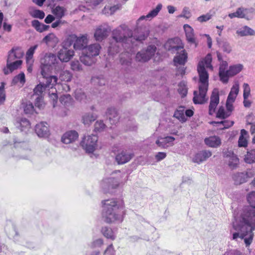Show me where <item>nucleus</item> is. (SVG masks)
I'll list each match as a JSON object with an SVG mask.
<instances>
[{"label": "nucleus", "instance_id": "nucleus-1", "mask_svg": "<svg viewBox=\"0 0 255 255\" xmlns=\"http://www.w3.org/2000/svg\"><path fill=\"white\" fill-rule=\"evenodd\" d=\"M251 207L245 208L239 216H235L233 227L237 232L233 234V239L240 237L244 239L247 246L252 242L255 229V191H252L247 196Z\"/></svg>", "mask_w": 255, "mask_h": 255}, {"label": "nucleus", "instance_id": "nucleus-2", "mask_svg": "<svg viewBox=\"0 0 255 255\" xmlns=\"http://www.w3.org/2000/svg\"><path fill=\"white\" fill-rule=\"evenodd\" d=\"M41 74L43 80L42 84L46 88L52 89L58 83V78L49 73L54 70L55 72L63 69L64 65L57 59L56 56L52 53L46 54L41 60Z\"/></svg>", "mask_w": 255, "mask_h": 255}, {"label": "nucleus", "instance_id": "nucleus-3", "mask_svg": "<svg viewBox=\"0 0 255 255\" xmlns=\"http://www.w3.org/2000/svg\"><path fill=\"white\" fill-rule=\"evenodd\" d=\"M102 217L107 223L123 220L124 204L122 200L111 199L102 201Z\"/></svg>", "mask_w": 255, "mask_h": 255}, {"label": "nucleus", "instance_id": "nucleus-4", "mask_svg": "<svg viewBox=\"0 0 255 255\" xmlns=\"http://www.w3.org/2000/svg\"><path fill=\"white\" fill-rule=\"evenodd\" d=\"M132 31L125 25H120L114 29L112 33V39L109 48V52L112 54L118 53L121 46L132 42Z\"/></svg>", "mask_w": 255, "mask_h": 255}, {"label": "nucleus", "instance_id": "nucleus-5", "mask_svg": "<svg viewBox=\"0 0 255 255\" xmlns=\"http://www.w3.org/2000/svg\"><path fill=\"white\" fill-rule=\"evenodd\" d=\"M101 48L99 43H94L87 46L83 49L80 56V61L85 65L90 66L95 62V57L99 54Z\"/></svg>", "mask_w": 255, "mask_h": 255}, {"label": "nucleus", "instance_id": "nucleus-6", "mask_svg": "<svg viewBox=\"0 0 255 255\" xmlns=\"http://www.w3.org/2000/svg\"><path fill=\"white\" fill-rule=\"evenodd\" d=\"M123 176L108 177L101 182V186L105 193H113L114 190L119 187H122L126 183L127 179Z\"/></svg>", "mask_w": 255, "mask_h": 255}, {"label": "nucleus", "instance_id": "nucleus-7", "mask_svg": "<svg viewBox=\"0 0 255 255\" xmlns=\"http://www.w3.org/2000/svg\"><path fill=\"white\" fill-rule=\"evenodd\" d=\"M201 79H199L200 85L199 86V93L194 92L193 102L196 104H203L206 102L205 97L208 90V80L206 74H202Z\"/></svg>", "mask_w": 255, "mask_h": 255}, {"label": "nucleus", "instance_id": "nucleus-8", "mask_svg": "<svg viewBox=\"0 0 255 255\" xmlns=\"http://www.w3.org/2000/svg\"><path fill=\"white\" fill-rule=\"evenodd\" d=\"M75 36H69L62 44V48L59 50L57 53L58 58L57 59L59 62H67L73 57L74 55V51L69 48L72 44V38Z\"/></svg>", "mask_w": 255, "mask_h": 255}, {"label": "nucleus", "instance_id": "nucleus-9", "mask_svg": "<svg viewBox=\"0 0 255 255\" xmlns=\"http://www.w3.org/2000/svg\"><path fill=\"white\" fill-rule=\"evenodd\" d=\"M98 139V137L94 134L85 135L80 145L87 152L93 153L97 146Z\"/></svg>", "mask_w": 255, "mask_h": 255}, {"label": "nucleus", "instance_id": "nucleus-10", "mask_svg": "<svg viewBox=\"0 0 255 255\" xmlns=\"http://www.w3.org/2000/svg\"><path fill=\"white\" fill-rule=\"evenodd\" d=\"M156 50V47L155 45H149L146 49L138 52L136 55L135 59L138 62H147L154 55Z\"/></svg>", "mask_w": 255, "mask_h": 255}, {"label": "nucleus", "instance_id": "nucleus-11", "mask_svg": "<svg viewBox=\"0 0 255 255\" xmlns=\"http://www.w3.org/2000/svg\"><path fill=\"white\" fill-rule=\"evenodd\" d=\"M168 50H172L173 52H177V55L174 58V62L176 65H184L187 61V54L183 48L180 46H174L169 48Z\"/></svg>", "mask_w": 255, "mask_h": 255}, {"label": "nucleus", "instance_id": "nucleus-12", "mask_svg": "<svg viewBox=\"0 0 255 255\" xmlns=\"http://www.w3.org/2000/svg\"><path fill=\"white\" fill-rule=\"evenodd\" d=\"M212 59L211 55L210 54H208L203 60L199 62L197 67V71L199 74V79H201V74H205L207 75V80H208L209 75L205 69V67L211 69V70L213 69V66L211 65Z\"/></svg>", "mask_w": 255, "mask_h": 255}, {"label": "nucleus", "instance_id": "nucleus-13", "mask_svg": "<svg viewBox=\"0 0 255 255\" xmlns=\"http://www.w3.org/2000/svg\"><path fill=\"white\" fill-rule=\"evenodd\" d=\"M111 27L107 23L99 25L95 29L94 37L97 41H102L106 38L111 31Z\"/></svg>", "mask_w": 255, "mask_h": 255}, {"label": "nucleus", "instance_id": "nucleus-14", "mask_svg": "<svg viewBox=\"0 0 255 255\" xmlns=\"http://www.w3.org/2000/svg\"><path fill=\"white\" fill-rule=\"evenodd\" d=\"M70 36H75L74 38H72V43L75 41L73 48L75 50H81L82 52L87 46L88 43V39L87 38V35H82V36L77 37L75 35H72Z\"/></svg>", "mask_w": 255, "mask_h": 255}, {"label": "nucleus", "instance_id": "nucleus-15", "mask_svg": "<svg viewBox=\"0 0 255 255\" xmlns=\"http://www.w3.org/2000/svg\"><path fill=\"white\" fill-rule=\"evenodd\" d=\"M219 102V95L218 90L216 89L213 90L211 98L209 107V114L212 115L215 112L216 108Z\"/></svg>", "mask_w": 255, "mask_h": 255}, {"label": "nucleus", "instance_id": "nucleus-16", "mask_svg": "<svg viewBox=\"0 0 255 255\" xmlns=\"http://www.w3.org/2000/svg\"><path fill=\"white\" fill-rule=\"evenodd\" d=\"M133 156L132 153L126 150H122L117 154L116 160L119 164H123L128 162Z\"/></svg>", "mask_w": 255, "mask_h": 255}, {"label": "nucleus", "instance_id": "nucleus-17", "mask_svg": "<svg viewBox=\"0 0 255 255\" xmlns=\"http://www.w3.org/2000/svg\"><path fill=\"white\" fill-rule=\"evenodd\" d=\"M35 131L39 137H47L49 135V128L47 124L44 122H40L37 124L35 127Z\"/></svg>", "mask_w": 255, "mask_h": 255}, {"label": "nucleus", "instance_id": "nucleus-18", "mask_svg": "<svg viewBox=\"0 0 255 255\" xmlns=\"http://www.w3.org/2000/svg\"><path fill=\"white\" fill-rule=\"evenodd\" d=\"M78 134L75 130H70L65 132L62 137V141L65 144H69L76 141Z\"/></svg>", "mask_w": 255, "mask_h": 255}, {"label": "nucleus", "instance_id": "nucleus-19", "mask_svg": "<svg viewBox=\"0 0 255 255\" xmlns=\"http://www.w3.org/2000/svg\"><path fill=\"white\" fill-rule=\"evenodd\" d=\"M174 140L175 138L171 136L159 137L156 140L155 143L160 147L166 148L170 145H172Z\"/></svg>", "mask_w": 255, "mask_h": 255}, {"label": "nucleus", "instance_id": "nucleus-20", "mask_svg": "<svg viewBox=\"0 0 255 255\" xmlns=\"http://www.w3.org/2000/svg\"><path fill=\"white\" fill-rule=\"evenodd\" d=\"M212 155V153L209 150H203L196 154L193 158L192 161L194 162L200 163L206 160Z\"/></svg>", "mask_w": 255, "mask_h": 255}, {"label": "nucleus", "instance_id": "nucleus-21", "mask_svg": "<svg viewBox=\"0 0 255 255\" xmlns=\"http://www.w3.org/2000/svg\"><path fill=\"white\" fill-rule=\"evenodd\" d=\"M106 115L112 125H115L118 122L120 118L115 108L112 107L108 108Z\"/></svg>", "mask_w": 255, "mask_h": 255}, {"label": "nucleus", "instance_id": "nucleus-22", "mask_svg": "<svg viewBox=\"0 0 255 255\" xmlns=\"http://www.w3.org/2000/svg\"><path fill=\"white\" fill-rule=\"evenodd\" d=\"M184 28L185 29L186 39L188 42L190 44H194L195 47H196L197 43L196 42L193 28L188 24H185L184 25Z\"/></svg>", "mask_w": 255, "mask_h": 255}, {"label": "nucleus", "instance_id": "nucleus-23", "mask_svg": "<svg viewBox=\"0 0 255 255\" xmlns=\"http://www.w3.org/2000/svg\"><path fill=\"white\" fill-rule=\"evenodd\" d=\"M228 63L226 61L222 60L221 61L219 75L220 78V80L224 83H227L228 82V77L227 76V69L228 67Z\"/></svg>", "mask_w": 255, "mask_h": 255}, {"label": "nucleus", "instance_id": "nucleus-24", "mask_svg": "<svg viewBox=\"0 0 255 255\" xmlns=\"http://www.w3.org/2000/svg\"><path fill=\"white\" fill-rule=\"evenodd\" d=\"M236 34L241 37L253 36L255 35V31L250 27L244 25L237 30Z\"/></svg>", "mask_w": 255, "mask_h": 255}, {"label": "nucleus", "instance_id": "nucleus-25", "mask_svg": "<svg viewBox=\"0 0 255 255\" xmlns=\"http://www.w3.org/2000/svg\"><path fill=\"white\" fill-rule=\"evenodd\" d=\"M21 64L22 61L20 60L6 63V68H4L3 70L4 74L7 75L14 70L18 69Z\"/></svg>", "mask_w": 255, "mask_h": 255}, {"label": "nucleus", "instance_id": "nucleus-26", "mask_svg": "<svg viewBox=\"0 0 255 255\" xmlns=\"http://www.w3.org/2000/svg\"><path fill=\"white\" fill-rule=\"evenodd\" d=\"M206 144L210 147H217L221 144V139L217 136H212L205 139Z\"/></svg>", "mask_w": 255, "mask_h": 255}, {"label": "nucleus", "instance_id": "nucleus-27", "mask_svg": "<svg viewBox=\"0 0 255 255\" xmlns=\"http://www.w3.org/2000/svg\"><path fill=\"white\" fill-rule=\"evenodd\" d=\"M243 69V65L241 64H238L231 66L228 70H227V76L228 81L229 77H232L240 72Z\"/></svg>", "mask_w": 255, "mask_h": 255}, {"label": "nucleus", "instance_id": "nucleus-28", "mask_svg": "<svg viewBox=\"0 0 255 255\" xmlns=\"http://www.w3.org/2000/svg\"><path fill=\"white\" fill-rule=\"evenodd\" d=\"M239 84L238 82H235L233 87H232L230 92L228 96L227 100L231 101V102H234L239 92Z\"/></svg>", "mask_w": 255, "mask_h": 255}, {"label": "nucleus", "instance_id": "nucleus-29", "mask_svg": "<svg viewBox=\"0 0 255 255\" xmlns=\"http://www.w3.org/2000/svg\"><path fill=\"white\" fill-rule=\"evenodd\" d=\"M101 233L106 238L114 240L116 239V235L113 230L108 227H103L101 229Z\"/></svg>", "mask_w": 255, "mask_h": 255}, {"label": "nucleus", "instance_id": "nucleus-30", "mask_svg": "<svg viewBox=\"0 0 255 255\" xmlns=\"http://www.w3.org/2000/svg\"><path fill=\"white\" fill-rule=\"evenodd\" d=\"M37 45L30 47L26 53V59L27 64H32L33 63V55L37 48Z\"/></svg>", "mask_w": 255, "mask_h": 255}, {"label": "nucleus", "instance_id": "nucleus-31", "mask_svg": "<svg viewBox=\"0 0 255 255\" xmlns=\"http://www.w3.org/2000/svg\"><path fill=\"white\" fill-rule=\"evenodd\" d=\"M31 25L37 31L40 32H42L47 30L49 27L48 25L40 23L37 20H32L31 22Z\"/></svg>", "mask_w": 255, "mask_h": 255}, {"label": "nucleus", "instance_id": "nucleus-32", "mask_svg": "<svg viewBox=\"0 0 255 255\" xmlns=\"http://www.w3.org/2000/svg\"><path fill=\"white\" fill-rule=\"evenodd\" d=\"M25 82V75L22 72L13 78L11 85V86H13L17 84L18 83H19L21 85V86H22Z\"/></svg>", "mask_w": 255, "mask_h": 255}, {"label": "nucleus", "instance_id": "nucleus-33", "mask_svg": "<svg viewBox=\"0 0 255 255\" xmlns=\"http://www.w3.org/2000/svg\"><path fill=\"white\" fill-rule=\"evenodd\" d=\"M128 55L127 53H123L120 55V63L126 68L129 66L131 63V59Z\"/></svg>", "mask_w": 255, "mask_h": 255}, {"label": "nucleus", "instance_id": "nucleus-34", "mask_svg": "<svg viewBox=\"0 0 255 255\" xmlns=\"http://www.w3.org/2000/svg\"><path fill=\"white\" fill-rule=\"evenodd\" d=\"M245 161L249 164L255 162V149H252L248 151L245 155Z\"/></svg>", "mask_w": 255, "mask_h": 255}, {"label": "nucleus", "instance_id": "nucleus-35", "mask_svg": "<svg viewBox=\"0 0 255 255\" xmlns=\"http://www.w3.org/2000/svg\"><path fill=\"white\" fill-rule=\"evenodd\" d=\"M121 5L118 4L112 6H106L103 10V13L105 14H113L117 10L119 9Z\"/></svg>", "mask_w": 255, "mask_h": 255}, {"label": "nucleus", "instance_id": "nucleus-36", "mask_svg": "<svg viewBox=\"0 0 255 255\" xmlns=\"http://www.w3.org/2000/svg\"><path fill=\"white\" fill-rule=\"evenodd\" d=\"M97 119V116L93 113H86L83 116V123L84 125H89Z\"/></svg>", "mask_w": 255, "mask_h": 255}, {"label": "nucleus", "instance_id": "nucleus-37", "mask_svg": "<svg viewBox=\"0 0 255 255\" xmlns=\"http://www.w3.org/2000/svg\"><path fill=\"white\" fill-rule=\"evenodd\" d=\"M217 43L219 46L222 48L224 52L227 53L231 52L232 47L228 42L222 40H217Z\"/></svg>", "mask_w": 255, "mask_h": 255}, {"label": "nucleus", "instance_id": "nucleus-38", "mask_svg": "<svg viewBox=\"0 0 255 255\" xmlns=\"http://www.w3.org/2000/svg\"><path fill=\"white\" fill-rule=\"evenodd\" d=\"M46 88L41 83L33 89L34 94L32 95L33 98L37 96H42L43 93L46 90Z\"/></svg>", "mask_w": 255, "mask_h": 255}, {"label": "nucleus", "instance_id": "nucleus-39", "mask_svg": "<svg viewBox=\"0 0 255 255\" xmlns=\"http://www.w3.org/2000/svg\"><path fill=\"white\" fill-rule=\"evenodd\" d=\"M60 101L62 104L66 107H69L72 105V98L69 94L62 96L60 98Z\"/></svg>", "mask_w": 255, "mask_h": 255}, {"label": "nucleus", "instance_id": "nucleus-40", "mask_svg": "<svg viewBox=\"0 0 255 255\" xmlns=\"http://www.w3.org/2000/svg\"><path fill=\"white\" fill-rule=\"evenodd\" d=\"M174 117L181 122H185L186 121V118L184 115V110L182 107L175 112Z\"/></svg>", "mask_w": 255, "mask_h": 255}, {"label": "nucleus", "instance_id": "nucleus-41", "mask_svg": "<svg viewBox=\"0 0 255 255\" xmlns=\"http://www.w3.org/2000/svg\"><path fill=\"white\" fill-rule=\"evenodd\" d=\"M52 11L57 18L60 19L64 16L65 9L62 6H57L53 9Z\"/></svg>", "mask_w": 255, "mask_h": 255}, {"label": "nucleus", "instance_id": "nucleus-42", "mask_svg": "<svg viewBox=\"0 0 255 255\" xmlns=\"http://www.w3.org/2000/svg\"><path fill=\"white\" fill-rule=\"evenodd\" d=\"M62 70L60 71L59 79L62 81H70L72 78L71 74L68 71H62Z\"/></svg>", "mask_w": 255, "mask_h": 255}, {"label": "nucleus", "instance_id": "nucleus-43", "mask_svg": "<svg viewBox=\"0 0 255 255\" xmlns=\"http://www.w3.org/2000/svg\"><path fill=\"white\" fill-rule=\"evenodd\" d=\"M162 5L161 3H159L157 5L156 7L151 10L146 15V18H150L152 19L155 16H156L160 10L161 9Z\"/></svg>", "mask_w": 255, "mask_h": 255}, {"label": "nucleus", "instance_id": "nucleus-44", "mask_svg": "<svg viewBox=\"0 0 255 255\" xmlns=\"http://www.w3.org/2000/svg\"><path fill=\"white\" fill-rule=\"evenodd\" d=\"M16 127L20 128V130L23 131L30 127V123L26 119H21L19 122L17 123Z\"/></svg>", "mask_w": 255, "mask_h": 255}, {"label": "nucleus", "instance_id": "nucleus-45", "mask_svg": "<svg viewBox=\"0 0 255 255\" xmlns=\"http://www.w3.org/2000/svg\"><path fill=\"white\" fill-rule=\"evenodd\" d=\"M75 97L77 100L80 102H86L87 96L85 92L81 89L77 90L75 91Z\"/></svg>", "mask_w": 255, "mask_h": 255}, {"label": "nucleus", "instance_id": "nucleus-46", "mask_svg": "<svg viewBox=\"0 0 255 255\" xmlns=\"http://www.w3.org/2000/svg\"><path fill=\"white\" fill-rule=\"evenodd\" d=\"M30 15L34 17L39 19H43L45 16L44 12L41 10L34 9L32 11H29Z\"/></svg>", "mask_w": 255, "mask_h": 255}, {"label": "nucleus", "instance_id": "nucleus-47", "mask_svg": "<svg viewBox=\"0 0 255 255\" xmlns=\"http://www.w3.org/2000/svg\"><path fill=\"white\" fill-rule=\"evenodd\" d=\"M147 33H142L141 34H140L138 35L133 36L132 35V42H130V45H132L135 41L141 42L142 41L145 40V38L147 37Z\"/></svg>", "mask_w": 255, "mask_h": 255}, {"label": "nucleus", "instance_id": "nucleus-48", "mask_svg": "<svg viewBox=\"0 0 255 255\" xmlns=\"http://www.w3.org/2000/svg\"><path fill=\"white\" fill-rule=\"evenodd\" d=\"M228 162V165L229 167L231 169H233L238 166L239 163V160L238 157L235 155L232 156L231 158H229Z\"/></svg>", "mask_w": 255, "mask_h": 255}, {"label": "nucleus", "instance_id": "nucleus-49", "mask_svg": "<svg viewBox=\"0 0 255 255\" xmlns=\"http://www.w3.org/2000/svg\"><path fill=\"white\" fill-rule=\"evenodd\" d=\"M178 92L179 93L182 95V97H183L186 96L187 93V88L186 87V85L185 82L182 81L179 83L178 85Z\"/></svg>", "mask_w": 255, "mask_h": 255}, {"label": "nucleus", "instance_id": "nucleus-50", "mask_svg": "<svg viewBox=\"0 0 255 255\" xmlns=\"http://www.w3.org/2000/svg\"><path fill=\"white\" fill-rule=\"evenodd\" d=\"M230 113H228L225 111L224 108L223 107L219 108L217 113V117L220 119H224L230 116Z\"/></svg>", "mask_w": 255, "mask_h": 255}, {"label": "nucleus", "instance_id": "nucleus-51", "mask_svg": "<svg viewBox=\"0 0 255 255\" xmlns=\"http://www.w3.org/2000/svg\"><path fill=\"white\" fill-rule=\"evenodd\" d=\"M23 108L24 111L26 114H32L35 112L33 105L30 102L26 103Z\"/></svg>", "mask_w": 255, "mask_h": 255}, {"label": "nucleus", "instance_id": "nucleus-52", "mask_svg": "<svg viewBox=\"0 0 255 255\" xmlns=\"http://www.w3.org/2000/svg\"><path fill=\"white\" fill-rule=\"evenodd\" d=\"M104 244V241L102 239H98L97 240H95V241H93L92 243H91L89 246L91 249H95L97 248H100Z\"/></svg>", "mask_w": 255, "mask_h": 255}, {"label": "nucleus", "instance_id": "nucleus-53", "mask_svg": "<svg viewBox=\"0 0 255 255\" xmlns=\"http://www.w3.org/2000/svg\"><path fill=\"white\" fill-rule=\"evenodd\" d=\"M106 127L103 121H98L95 124L94 130L95 131L101 132L104 130Z\"/></svg>", "mask_w": 255, "mask_h": 255}, {"label": "nucleus", "instance_id": "nucleus-54", "mask_svg": "<svg viewBox=\"0 0 255 255\" xmlns=\"http://www.w3.org/2000/svg\"><path fill=\"white\" fill-rule=\"evenodd\" d=\"M249 12L247 8L239 7L237 9V14L238 18H246V15Z\"/></svg>", "mask_w": 255, "mask_h": 255}, {"label": "nucleus", "instance_id": "nucleus-55", "mask_svg": "<svg viewBox=\"0 0 255 255\" xmlns=\"http://www.w3.org/2000/svg\"><path fill=\"white\" fill-rule=\"evenodd\" d=\"M250 176H234L233 180L235 184L236 185H240L245 183L248 181V178Z\"/></svg>", "mask_w": 255, "mask_h": 255}, {"label": "nucleus", "instance_id": "nucleus-56", "mask_svg": "<svg viewBox=\"0 0 255 255\" xmlns=\"http://www.w3.org/2000/svg\"><path fill=\"white\" fill-rule=\"evenodd\" d=\"M4 86L5 83L4 82H1L0 86V105L2 104L5 100Z\"/></svg>", "mask_w": 255, "mask_h": 255}, {"label": "nucleus", "instance_id": "nucleus-57", "mask_svg": "<svg viewBox=\"0 0 255 255\" xmlns=\"http://www.w3.org/2000/svg\"><path fill=\"white\" fill-rule=\"evenodd\" d=\"M35 99V106L38 108L39 109L43 108L44 107V103L43 102L42 96H37L34 97Z\"/></svg>", "mask_w": 255, "mask_h": 255}, {"label": "nucleus", "instance_id": "nucleus-58", "mask_svg": "<svg viewBox=\"0 0 255 255\" xmlns=\"http://www.w3.org/2000/svg\"><path fill=\"white\" fill-rule=\"evenodd\" d=\"M212 17V14L210 13H207L206 14H203L197 18V20L200 22H206L210 20Z\"/></svg>", "mask_w": 255, "mask_h": 255}, {"label": "nucleus", "instance_id": "nucleus-59", "mask_svg": "<svg viewBox=\"0 0 255 255\" xmlns=\"http://www.w3.org/2000/svg\"><path fill=\"white\" fill-rule=\"evenodd\" d=\"M244 93L243 98L249 97L250 95L251 89L249 85L247 83H244L243 84Z\"/></svg>", "mask_w": 255, "mask_h": 255}, {"label": "nucleus", "instance_id": "nucleus-60", "mask_svg": "<svg viewBox=\"0 0 255 255\" xmlns=\"http://www.w3.org/2000/svg\"><path fill=\"white\" fill-rule=\"evenodd\" d=\"M14 48H13L9 51L7 59V63L12 62L15 59H17L16 55L14 54Z\"/></svg>", "mask_w": 255, "mask_h": 255}, {"label": "nucleus", "instance_id": "nucleus-61", "mask_svg": "<svg viewBox=\"0 0 255 255\" xmlns=\"http://www.w3.org/2000/svg\"><path fill=\"white\" fill-rule=\"evenodd\" d=\"M115 251L113 244L110 245L104 251V255H115Z\"/></svg>", "mask_w": 255, "mask_h": 255}, {"label": "nucleus", "instance_id": "nucleus-62", "mask_svg": "<svg viewBox=\"0 0 255 255\" xmlns=\"http://www.w3.org/2000/svg\"><path fill=\"white\" fill-rule=\"evenodd\" d=\"M92 82L95 84L100 86L104 85L106 84V80L103 78H94L92 79Z\"/></svg>", "mask_w": 255, "mask_h": 255}, {"label": "nucleus", "instance_id": "nucleus-63", "mask_svg": "<svg viewBox=\"0 0 255 255\" xmlns=\"http://www.w3.org/2000/svg\"><path fill=\"white\" fill-rule=\"evenodd\" d=\"M55 37V35L53 33H50L46 36H45L42 40L46 43H48L49 42L54 40Z\"/></svg>", "mask_w": 255, "mask_h": 255}, {"label": "nucleus", "instance_id": "nucleus-64", "mask_svg": "<svg viewBox=\"0 0 255 255\" xmlns=\"http://www.w3.org/2000/svg\"><path fill=\"white\" fill-rule=\"evenodd\" d=\"M248 144L247 140L246 137H241L240 136L239 141H238V145L240 147H246Z\"/></svg>", "mask_w": 255, "mask_h": 255}]
</instances>
